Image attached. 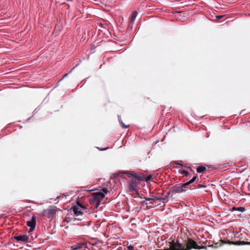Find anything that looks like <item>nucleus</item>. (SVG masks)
<instances>
[{
    "label": "nucleus",
    "mask_w": 250,
    "mask_h": 250,
    "mask_svg": "<svg viewBox=\"0 0 250 250\" xmlns=\"http://www.w3.org/2000/svg\"><path fill=\"white\" fill-rule=\"evenodd\" d=\"M168 246L169 248L164 250H191L192 249L207 250L206 246H198L194 240L190 238H187L182 243H180L177 240L176 241L172 240L169 242Z\"/></svg>",
    "instance_id": "f257e3e1"
},
{
    "label": "nucleus",
    "mask_w": 250,
    "mask_h": 250,
    "mask_svg": "<svg viewBox=\"0 0 250 250\" xmlns=\"http://www.w3.org/2000/svg\"><path fill=\"white\" fill-rule=\"evenodd\" d=\"M123 173L127 175L128 178H131L128 182L130 191H136L139 181H143L144 179L143 176L140 173L137 174L131 171H125Z\"/></svg>",
    "instance_id": "f03ea898"
},
{
    "label": "nucleus",
    "mask_w": 250,
    "mask_h": 250,
    "mask_svg": "<svg viewBox=\"0 0 250 250\" xmlns=\"http://www.w3.org/2000/svg\"><path fill=\"white\" fill-rule=\"evenodd\" d=\"M102 191L103 192L99 191L92 193L89 199L90 204L94 206L96 208H98L104 197V193L108 192L107 188H105L102 189Z\"/></svg>",
    "instance_id": "7ed1b4c3"
},
{
    "label": "nucleus",
    "mask_w": 250,
    "mask_h": 250,
    "mask_svg": "<svg viewBox=\"0 0 250 250\" xmlns=\"http://www.w3.org/2000/svg\"><path fill=\"white\" fill-rule=\"evenodd\" d=\"M246 242L244 241H230L229 240L226 241L224 240H220L219 242L214 243L211 245L208 246L209 247H211L214 249H217L222 246L223 244H228L229 245H244L245 244H239L241 242Z\"/></svg>",
    "instance_id": "20e7f679"
},
{
    "label": "nucleus",
    "mask_w": 250,
    "mask_h": 250,
    "mask_svg": "<svg viewBox=\"0 0 250 250\" xmlns=\"http://www.w3.org/2000/svg\"><path fill=\"white\" fill-rule=\"evenodd\" d=\"M57 210V207L56 206H50L47 209L43 211V215L44 216H47L50 221H52L55 217Z\"/></svg>",
    "instance_id": "39448f33"
},
{
    "label": "nucleus",
    "mask_w": 250,
    "mask_h": 250,
    "mask_svg": "<svg viewBox=\"0 0 250 250\" xmlns=\"http://www.w3.org/2000/svg\"><path fill=\"white\" fill-rule=\"evenodd\" d=\"M14 238V239L16 240L18 242L23 243L28 242L29 240V236L26 234L15 235Z\"/></svg>",
    "instance_id": "423d86ee"
},
{
    "label": "nucleus",
    "mask_w": 250,
    "mask_h": 250,
    "mask_svg": "<svg viewBox=\"0 0 250 250\" xmlns=\"http://www.w3.org/2000/svg\"><path fill=\"white\" fill-rule=\"evenodd\" d=\"M83 248H87V244L86 243H84V242L78 243H77L75 245H74L72 246H71L72 250H81V249H82Z\"/></svg>",
    "instance_id": "0eeeda50"
},
{
    "label": "nucleus",
    "mask_w": 250,
    "mask_h": 250,
    "mask_svg": "<svg viewBox=\"0 0 250 250\" xmlns=\"http://www.w3.org/2000/svg\"><path fill=\"white\" fill-rule=\"evenodd\" d=\"M72 209L74 214L76 216H82L83 214V211L82 208L78 207L77 206H74L72 207Z\"/></svg>",
    "instance_id": "6e6552de"
},
{
    "label": "nucleus",
    "mask_w": 250,
    "mask_h": 250,
    "mask_svg": "<svg viewBox=\"0 0 250 250\" xmlns=\"http://www.w3.org/2000/svg\"><path fill=\"white\" fill-rule=\"evenodd\" d=\"M170 191L172 193H180L183 192L181 186H179L178 185H175L171 187L170 188Z\"/></svg>",
    "instance_id": "1a4fd4ad"
},
{
    "label": "nucleus",
    "mask_w": 250,
    "mask_h": 250,
    "mask_svg": "<svg viewBox=\"0 0 250 250\" xmlns=\"http://www.w3.org/2000/svg\"><path fill=\"white\" fill-rule=\"evenodd\" d=\"M137 14H138V13L136 11H134L132 13V15L129 19V21L130 22L133 23L134 22Z\"/></svg>",
    "instance_id": "9d476101"
},
{
    "label": "nucleus",
    "mask_w": 250,
    "mask_h": 250,
    "mask_svg": "<svg viewBox=\"0 0 250 250\" xmlns=\"http://www.w3.org/2000/svg\"><path fill=\"white\" fill-rule=\"evenodd\" d=\"M196 170L198 173H204L207 171V168L204 166H200L197 168Z\"/></svg>",
    "instance_id": "9b49d317"
},
{
    "label": "nucleus",
    "mask_w": 250,
    "mask_h": 250,
    "mask_svg": "<svg viewBox=\"0 0 250 250\" xmlns=\"http://www.w3.org/2000/svg\"><path fill=\"white\" fill-rule=\"evenodd\" d=\"M140 174H142V176H143L144 179L143 181H145L146 182H148L152 179V176L151 175H148L147 177H146L145 175L143 173H140Z\"/></svg>",
    "instance_id": "f8f14e48"
},
{
    "label": "nucleus",
    "mask_w": 250,
    "mask_h": 250,
    "mask_svg": "<svg viewBox=\"0 0 250 250\" xmlns=\"http://www.w3.org/2000/svg\"><path fill=\"white\" fill-rule=\"evenodd\" d=\"M190 185V184L188 182L183 184L181 187V188H182V190L183 192L187 190V188L188 187V186H189Z\"/></svg>",
    "instance_id": "ddd939ff"
},
{
    "label": "nucleus",
    "mask_w": 250,
    "mask_h": 250,
    "mask_svg": "<svg viewBox=\"0 0 250 250\" xmlns=\"http://www.w3.org/2000/svg\"><path fill=\"white\" fill-rule=\"evenodd\" d=\"M233 210H237L241 212H243L245 210V208L244 207H233L232 208Z\"/></svg>",
    "instance_id": "4468645a"
},
{
    "label": "nucleus",
    "mask_w": 250,
    "mask_h": 250,
    "mask_svg": "<svg viewBox=\"0 0 250 250\" xmlns=\"http://www.w3.org/2000/svg\"><path fill=\"white\" fill-rule=\"evenodd\" d=\"M165 200V198H162L158 196L152 197V200L153 201H163V203H165L164 201Z\"/></svg>",
    "instance_id": "2eb2a0df"
},
{
    "label": "nucleus",
    "mask_w": 250,
    "mask_h": 250,
    "mask_svg": "<svg viewBox=\"0 0 250 250\" xmlns=\"http://www.w3.org/2000/svg\"><path fill=\"white\" fill-rule=\"evenodd\" d=\"M36 225V218L34 216H32V231L35 229Z\"/></svg>",
    "instance_id": "dca6fc26"
},
{
    "label": "nucleus",
    "mask_w": 250,
    "mask_h": 250,
    "mask_svg": "<svg viewBox=\"0 0 250 250\" xmlns=\"http://www.w3.org/2000/svg\"><path fill=\"white\" fill-rule=\"evenodd\" d=\"M119 123L124 128H127L129 127V125H125L121 119H119Z\"/></svg>",
    "instance_id": "f3484780"
},
{
    "label": "nucleus",
    "mask_w": 250,
    "mask_h": 250,
    "mask_svg": "<svg viewBox=\"0 0 250 250\" xmlns=\"http://www.w3.org/2000/svg\"><path fill=\"white\" fill-rule=\"evenodd\" d=\"M27 225L30 227V229L28 230V232H31V221H28L27 222Z\"/></svg>",
    "instance_id": "a211bd4d"
},
{
    "label": "nucleus",
    "mask_w": 250,
    "mask_h": 250,
    "mask_svg": "<svg viewBox=\"0 0 250 250\" xmlns=\"http://www.w3.org/2000/svg\"><path fill=\"white\" fill-rule=\"evenodd\" d=\"M77 206L79 207V208H81L83 209H85V208L84 207V206H83L80 202H77Z\"/></svg>",
    "instance_id": "6ab92c4d"
},
{
    "label": "nucleus",
    "mask_w": 250,
    "mask_h": 250,
    "mask_svg": "<svg viewBox=\"0 0 250 250\" xmlns=\"http://www.w3.org/2000/svg\"><path fill=\"white\" fill-rule=\"evenodd\" d=\"M197 177V176H194L190 181H188L189 183L191 184L193 183L196 180Z\"/></svg>",
    "instance_id": "aec40b11"
},
{
    "label": "nucleus",
    "mask_w": 250,
    "mask_h": 250,
    "mask_svg": "<svg viewBox=\"0 0 250 250\" xmlns=\"http://www.w3.org/2000/svg\"><path fill=\"white\" fill-rule=\"evenodd\" d=\"M171 192L169 191H168V192L167 193V194L166 195V198H168V197H171V198H172V195H171Z\"/></svg>",
    "instance_id": "412c9836"
},
{
    "label": "nucleus",
    "mask_w": 250,
    "mask_h": 250,
    "mask_svg": "<svg viewBox=\"0 0 250 250\" xmlns=\"http://www.w3.org/2000/svg\"><path fill=\"white\" fill-rule=\"evenodd\" d=\"M181 174L185 176H188V172L185 170H183L181 171Z\"/></svg>",
    "instance_id": "4be33fe9"
},
{
    "label": "nucleus",
    "mask_w": 250,
    "mask_h": 250,
    "mask_svg": "<svg viewBox=\"0 0 250 250\" xmlns=\"http://www.w3.org/2000/svg\"><path fill=\"white\" fill-rule=\"evenodd\" d=\"M77 65H78V64H77L75 67H74L71 69V70L69 72V73H71V71H72V70H73V69H74L76 67H77ZM68 74H69V73L65 74L64 75V76L63 78H64V77H67V76Z\"/></svg>",
    "instance_id": "5701e85b"
},
{
    "label": "nucleus",
    "mask_w": 250,
    "mask_h": 250,
    "mask_svg": "<svg viewBox=\"0 0 250 250\" xmlns=\"http://www.w3.org/2000/svg\"><path fill=\"white\" fill-rule=\"evenodd\" d=\"M239 244H247V245H250V242H241Z\"/></svg>",
    "instance_id": "b1692460"
},
{
    "label": "nucleus",
    "mask_w": 250,
    "mask_h": 250,
    "mask_svg": "<svg viewBox=\"0 0 250 250\" xmlns=\"http://www.w3.org/2000/svg\"><path fill=\"white\" fill-rule=\"evenodd\" d=\"M144 198H145L146 201H150V200H152V197H151V198L145 197Z\"/></svg>",
    "instance_id": "393cba45"
},
{
    "label": "nucleus",
    "mask_w": 250,
    "mask_h": 250,
    "mask_svg": "<svg viewBox=\"0 0 250 250\" xmlns=\"http://www.w3.org/2000/svg\"><path fill=\"white\" fill-rule=\"evenodd\" d=\"M128 249L129 250H133V249H134V247L133 246H129L128 247Z\"/></svg>",
    "instance_id": "a878e982"
},
{
    "label": "nucleus",
    "mask_w": 250,
    "mask_h": 250,
    "mask_svg": "<svg viewBox=\"0 0 250 250\" xmlns=\"http://www.w3.org/2000/svg\"><path fill=\"white\" fill-rule=\"evenodd\" d=\"M198 188H202V187H206L205 186L203 185L199 184L198 185Z\"/></svg>",
    "instance_id": "bb28decb"
},
{
    "label": "nucleus",
    "mask_w": 250,
    "mask_h": 250,
    "mask_svg": "<svg viewBox=\"0 0 250 250\" xmlns=\"http://www.w3.org/2000/svg\"><path fill=\"white\" fill-rule=\"evenodd\" d=\"M187 168L189 169L190 170H191V167H187Z\"/></svg>",
    "instance_id": "cd10ccee"
},
{
    "label": "nucleus",
    "mask_w": 250,
    "mask_h": 250,
    "mask_svg": "<svg viewBox=\"0 0 250 250\" xmlns=\"http://www.w3.org/2000/svg\"><path fill=\"white\" fill-rule=\"evenodd\" d=\"M206 243H207V242H205L203 243V244H206Z\"/></svg>",
    "instance_id": "c85d7f7f"
},
{
    "label": "nucleus",
    "mask_w": 250,
    "mask_h": 250,
    "mask_svg": "<svg viewBox=\"0 0 250 250\" xmlns=\"http://www.w3.org/2000/svg\"><path fill=\"white\" fill-rule=\"evenodd\" d=\"M221 17H222V16H219V17H218V18H219V19H220V18H221Z\"/></svg>",
    "instance_id": "c756f323"
},
{
    "label": "nucleus",
    "mask_w": 250,
    "mask_h": 250,
    "mask_svg": "<svg viewBox=\"0 0 250 250\" xmlns=\"http://www.w3.org/2000/svg\"><path fill=\"white\" fill-rule=\"evenodd\" d=\"M78 220H81V218H78Z\"/></svg>",
    "instance_id": "7c9ffc66"
}]
</instances>
